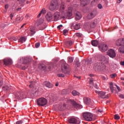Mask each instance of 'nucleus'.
<instances>
[{"mask_svg":"<svg viewBox=\"0 0 124 124\" xmlns=\"http://www.w3.org/2000/svg\"><path fill=\"white\" fill-rule=\"evenodd\" d=\"M61 69L62 73H64V74H69V71H68V64L65 62H63L62 64Z\"/></svg>","mask_w":124,"mask_h":124,"instance_id":"1a4fd4ad","label":"nucleus"},{"mask_svg":"<svg viewBox=\"0 0 124 124\" xmlns=\"http://www.w3.org/2000/svg\"><path fill=\"white\" fill-rule=\"evenodd\" d=\"M99 96H100V97H101V98H103V99L108 98L109 96H110V94H106V93H105V92L101 91L99 93Z\"/></svg>","mask_w":124,"mask_h":124,"instance_id":"2eb2a0df","label":"nucleus"},{"mask_svg":"<svg viewBox=\"0 0 124 124\" xmlns=\"http://www.w3.org/2000/svg\"><path fill=\"white\" fill-rule=\"evenodd\" d=\"M21 61H23V63L21 65V68L25 70L28 68L29 65L31 63L32 59L30 57L23 58L21 59Z\"/></svg>","mask_w":124,"mask_h":124,"instance_id":"f257e3e1","label":"nucleus"},{"mask_svg":"<svg viewBox=\"0 0 124 124\" xmlns=\"http://www.w3.org/2000/svg\"><path fill=\"white\" fill-rule=\"evenodd\" d=\"M98 48L101 52H105L107 51V49H108V47H107V45L106 44H102L99 45Z\"/></svg>","mask_w":124,"mask_h":124,"instance_id":"f8f14e48","label":"nucleus"},{"mask_svg":"<svg viewBox=\"0 0 124 124\" xmlns=\"http://www.w3.org/2000/svg\"><path fill=\"white\" fill-rule=\"evenodd\" d=\"M116 87L118 92H120V91H121V88H120V87L118 86L117 85H116Z\"/></svg>","mask_w":124,"mask_h":124,"instance_id":"052dcab7","label":"nucleus"},{"mask_svg":"<svg viewBox=\"0 0 124 124\" xmlns=\"http://www.w3.org/2000/svg\"><path fill=\"white\" fill-rule=\"evenodd\" d=\"M8 7H9V5L8 4H6L5 5V8L6 10H7V9H8Z\"/></svg>","mask_w":124,"mask_h":124,"instance_id":"13d9d810","label":"nucleus"},{"mask_svg":"<svg viewBox=\"0 0 124 124\" xmlns=\"http://www.w3.org/2000/svg\"><path fill=\"white\" fill-rule=\"evenodd\" d=\"M54 107L56 110H59V111H64V110L66 109V104L60 103L58 105L54 106Z\"/></svg>","mask_w":124,"mask_h":124,"instance_id":"39448f33","label":"nucleus"},{"mask_svg":"<svg viewBox=\"0 0 124 124\" xmlns=\"http://www.w3.org/2000/svg\"><path fill=\"white\" fill-rule=\"evenodd\" d=\"M16 97L17 98V99H22L24 98V93L23 92H17L16 94Z\"/></svg>","mask_w":124,"mask_h":124,"instance_id":"dca6fc26","label":"nucleus"},{"mask_svg":"<svg viewBox=\"0 0 124 124\" xmlns=\"http://www.w3.org/2000/svg\"><path fill=\"white\" fill-rule=\"evenodd\" d=\"M22 18L20 17H18L16 19V23H19V22H21V21H22Z\"/></svg>","mask_w":124,"mask_h":124,"instance_id":"ea45409f","label":"nucleus"},{"mask_svg":"<svg viewBox=\"0 0 124 124\" xmlns=\"http://www.w3.org/2000/svg\"><path fill=\"white\" fill-rule=\"evenodd\" d=\"M47 102L48 101H47V99L44 97L39 98L37 100V104L38 106H41L42 107L46 105Z\"/></svg>","mask_w":124,"mask_h":124,"instance_id":"20e7f679","label":"nucleus"},{"mask_svg":"<svg viewBox=\"0 0 124 124\" xmlns=\"http://www.w3.org/2000/svg\"><path fill=\"white\" fill-rule=\"evenodd\" d=\"M3 62L5 65H10L12 64V60L9 58H6L3 60Z\"/></svg>","mask_w":124,"mask_h":124,"instance_id":"6ab92c4d","label":"nucleus"},{"mask_svg":"<svg viewBox=\"0 0 124 124\" xmlns=\"http://www.w3.org/2000/svg\"><path fill=\"white\" fill-rule=\"evenodd\" d=\"M46 19L47 21L48 22L49 21H51V20L53 19V15H52V13L50 12L47 13L46 16Z\"/></svg>","mask_w":124,"mask_h":124,"instance_id":"aec40b11","label":"nucleus"},{"mask_svg":"<svg viewBox=\"0 0 124 124\" xmlns=\"http://www.w3.org/2000/svg\"><path fill=\"white\" fill-rule=\"evenodd\" d=\"M98 2V0H94L92 1L91 4H96Z\"/></svg>","mask_w":124,"mask_h":124,"instance_id":"79ce46f5","label":"nucleus"},{"mask_svg":"<svg viewBox=\"0 0 124 124\" xmlns=\"http://www.w3.org/2000/svg\"><path fill=\"white\" fill-rule=\"evenodd\" d=\"M120 64L121 65H124V61H122L121 62H120Z\"/></svg>","mask_w":124,"mask_h":124,"instance_id":"0e129e2a","label":"nucleus"},{"mask_svg":"<svg viewBox=\"0 0 124 124\" xmlns=\"http://www.w3.org/2000/svg\"><path fill=\"white\" fill-rule=\"evenodd\" d=\"M68 122L69 124H80V120H79L78 118H75L72 117L68 120Z\"/></svg>","mask_w":124,"mask_h":124,"instance_id":"9b49d317","label":"nucleus"},{"mask_svg":"<svg viewBox=\"0 0 124 124\" xmlns=\"http://www.w3.org/2000/svg\"><path fill=\"white\" fill-rule=\"evenodd\" d=\"M3 84V81H2V80L0 79V87H1V86H2Z\"/></svg>","mask_w":124,"mask_h":124,"instance_id":"6e6d98bb","label":"nucleus"},{"mask_svg":"<svg viewBox=\"0 0 124 124\" xmlns=\"http://www.w3.org/2000/svg\"><path fill=\"white\" fill-rule=\"evenodd\" d=\"M23 124V121L22 120H19L16 122V124Z\"/></svg>","mask_w":124,"mask_h":124,"instance_id":"3c124183","label":"nucleus"},{"mask_svg":"<svg viewBox=\"0 0 124 124\" xmlns=\"http://www.w3.org/2000/svg\"><path fill=\"white\" fill-rule=\"evenodd\" d=\"M41 13H42V14H43L44 15V14H46V10L43 9L41 11Z\"/></svg>","mask_w":124,"mask_h":124,"instance_id":"603ef678","label":"nucleus"},{"mask_svg":"<svg viewBox=\"0 0 124 124\" xmlns=\"http://www.w3.org/2000/svg\"><path fill=\"white\" fill-rule=\"evenodd\" d=\"M97 12L95 10L92 11L88 15L87 18V19H93V18L95 17Z\"/></svg>","mask_w":124,"mask_h":124,"instance_id":"4468645a","label":"nucleus"},{"mask_svg":"<svg viewBox=\"0 0 124 124\" xmlns=\"http://www.w3.org/2000/svg\"><path fill=\"white\" fill-rule=\"evenodd\" d=\"M64 2H62L61 3V6L60 7V9L61 10H64V9H65V7H64Z\"/></svg>","mask_w":124,"mask_h":124,"instance_id":"72a5a7b5","label":"nucleus"},{"mask_svg":"<svg viewBox=\"0 0 124 124\" xmlns=\"http://www.w3.org/2000/svg\"><path fill=\"white\" fill-rule=\"evenodd\" d=\"M97 7L99 9H102V8H103V6H102L101 4L99 3L97 5Z\"/></svg>","mask_w":124,"mask_h":124,"instance_id":"c03bdc74","label":"nucleus"},{"mask_svg":"<svg viewBox=\"0 0 124 124\" xmlns=\"http://www.w3.org/2000/svg\"><path fill=\"white\" fill-rule=\"evenodd\" d=\"M83 117L85 121H87L88 122L93 121V114L91 113L90 112H84L83 113Z\"/></svg>","mask_w":124,"mask_h":124,"instance_id":"0eeeda50","label":"nucleus"},{"mask_svg":"<svg viewBox=\"0 0 124 124\" xmlns=\"http://www.w3.org/2000/svg\"><path fill=\"white\" fill-rule=\"evenodd\" d=\"M113 65H115V66H117V64L114 63L113 62L111 63L110 66H113Z\"/></svg>","mask_w":124,"mask_h":124,"instance_id":"680f3d73","label":"nucleus"},{"mask_svg":"<svg viewBox=\"0 0 124 124\" xmlns=\"http://www.w3.org/2000/svg\"><path fill=\"white\" fill-rule=\"evenodd\" d=\"M39 46H40V43H37L35 45V47L36 48H38L39 47Z\"/></svg>","mask_w":124,"mask_h":124,"instance_id":"8fccbe9b","label":"nucleus"},{"mask_svg":"<svg viewBox=\"0 0 124 124\" xmlns=\"http://www.w3.org/2000/svg\"><path fill=\"white\" fill-rule=\"evenodd\" d=\"M67 32H68V30H64L63 31V34H64V35H66V33H67Z\"/></svg>","mask_w":124,"mask_h":124,"instance_id":"49530a36","label":"nucleus"},{"mask_svg":"<svg viewBox=\"0 0 124 124\" xmlns=\"http://www.w3.org/2000/svg\"><path fill=\"white\" fill-rule=\"evenodd\" d=\"M116 46H124V39H119L117 40L115 42Z\"/></svg>","mask_w":124,"mask_h":124,"instance_id":"f3484780","label":"nucleus"},{"mask_svg":"<svg viewBox=\"0 0 124 124\" xmlns=\"http://www.w3.org/2000/svg\"><path fill=\"white\" fill-rule=\"evenodd\" d=\"M75 35L77 36L78 37H82V34L81 33L78 32L75 34Z\"/></svg>","mask_w":124,"mask_h":124,"instance_id":"a18cd8bd","label":"nucleus"},{"mask_svg":"<svg viewBox=\"0 0 124 124\" xmlns=\"http://www.w3.org/2000/svg\"><path fill=\"white\" fill-rule=\"evenodd\" d=\"M27 40V38H26V37H21L18 40V42H21V43H24Z\"/></svg>","mask_w":124,"mask_h":124,"instance_id":"c85d7f7f","label":"nucleus"},{"mask_svg":"<svg viewBox=\"0 0 124 124\" xmlns=\"http://www.w3.org/2000/svg\"><path fill=\"white\" fill-rule=\"evenodd\" d=\"M59 1L57 0H52L49 6V9L51 11H54L56 8H59Z\"/></svg>","mask_w":124,"mask_h":124,"instance_id":"7ed1b4c3","label":"nucleus"},{"mask_svg":"<svg viewBox=\"0 0 124 124\" xmlns=\"http://www.w3.org/2000/svg\"><path fill=\"white\" fill-rule=\"evenodd\" d=\"M54 64L52 63L48 64L47 66L45 65L44 64L39 65L38 68L41 69L42 70H45V69H48V70H51L53 68Z\"/></svg>","mask_w":124,"mask_h":124,"instance_id":"423d86ee","label":"nucleus"},{"mask_svg":"<svg viewBox=\"0 0 124 124\" xmlns=\"http://www.w3.org/2000/svg\"><path fill=\"white\" fill-rule=\"evenodd\" d=\"M109 88L110 89L111 93H114V91H115V88L113 87V82L109 83Z\"/></svg>","mask_w":124,"mask_h":124,"instance_id":"c756f323","label":"nucleus"},{"mask_svg":"<svg viewBox=\"0 0 124 124\" xmlns=\"http://www.w3.org/2000/svg\"><path fill=\"white\" fill-rule=\"evenodd\" d=\"M61 16V14H60V12H56L54 14V21H58V20H60V17Z\"/></svg>","mask_w":124,"mask_h":124,"instance_id":"412c9836","label":"nucleus"},{"mask_svg":"<svg viewBox=\"0 0 124 124\" xmlns=\"http://www.w3.org/2000/svg\"><path fill=\"white\" fill-rule=\"evenodd\" d=\"M98 60L100 62H103V63H107L108 62V59L106 58L104 55L102 54H99L98 55Z\"/></svg>","mask_w":124,"mask_h":124,"instance_id":"9d476101","label":"nucleus"},{"mask_svg":"<svg viewBox=\"0 0 124 124\" xmlns=\"http://www.w3.org/2000/svg\"><path fill=\"white\" fill-rule=\"evenodd\" d=\"M119 97H120V98H124V95L122 94H120L119 95Z\"/></svg>","mask_w":124,"mask_h":124,"instance_id":"5fc2aeb1","label":"nucleus"},{"mask_svg":"<svg viewBox=\"0 0 124 124\" xmlns=\"http://www.w3.org/2000/svg\"><path fill=\"white\" fill-rule=\"evenodd\" d=\"M67 93V90L66 89H64L62 91V94H63V95H66Z\"/></svg>","mask_w":124,"mask_h":124,"instance_id":"c9c22d12","label":"nucleus"},{"mask_svg":"<svg viewBox=\"0 0 124 124\" xmlns=\"http://www.w3.org/2000/svg\"><path fill=\"white\" fill-rule=\"evenodd\" d=\"M61 28H62V25H60L57 27V29H58V30H61Z\"/></svg>","mask_w":124,"mask_h":124,"instance_id":"bf43d9fd","label":"nucleus"},{"mask_svg":"<svg viewBox=\"0 0 124 124\" xmlns=\"http://www.w3.org/2000/svg\"><path fill=\"white\" fill-rule=\"evenodd\" d=\"M99 42L95 40H93L92 41V45H93V46H96L97 45H98Z\"/></svg>","mask_w":124,"mask_h":124,"instance_id":"bb28decb","label":"nucleus"},{"mask_svg":"<svg viewBox=\"0 0 124 124\" xmlns=\"http://www.w3.org/2000/svg\"><path fill=\"white\" fill-rule=\"evenodd\" d=\"M120 118L121 117H120L119 114H115L114 115V119H115V120H120Z\"/></svg>","mask_w":124,"mask_h":124,"instance_id":"a19ab883","label":"nucleus"},{"mask_svg":"<svg viewBox=\"0 0 124 124\" xmlns=\"http://www.w3.org/2000/svg\"><path fill=\"white\" fill-rule=\"evenodd\" d=\"M14 16V15L12 13H11L10 15V17L11 18V20H12V18H13Z\"/></svg>","mask_w":124,"mask_h":124,"instance_id":"4d7b16f0","label":"nucleus"},{"mask_svg":"<svg viewBox=\"0 0 124 124\" xmlns=\"http://www.w3.org/2000/svg\"><path fill=\"white\" fill-rule=\"evenodd\" d=\"M43 22H44L43 19L40 18L38 20V25H42V24H43Z\"/></svg>","mask_w":124,"mask_h":124,"instance_id":"4c0bfd02","label":"nucleus"},{"mask_svg":"<svg viewBox=\"0 0 124 124\" xmlns=\"http://www.w3.org/2000/svg\"><path fill=\"white\" fill-rule=\"evenodd\" d=\"M80 26L81 25L80 24V23H77L76 22H75L73 23L72 27L74 28L75 30H76L77 31L80 29Z\"/></svg>","mask_w":124,"mask_h":124,"instance_id":"4be33fe9","label":"nucleus"},{"mask_svg":"<svg viewBox=\"0 0 124 124\" xmlns=\"http://www.w3.org/2000/svg\"><path fill=\"white\" fill-rule=\"evenodd\" d=\"M98 112L99 113H102L103 112V110L102 109H98Z\"/></svg>","mask_w":124,"mask_h":124,"instance_id":"e2e57ef3","label":"nucleus"},{"mask_svg":"<svg viewBox=\"0 0 124 124\" xmlns=\"http://www.w3.org/2000/svg\"><path fill=\"white\" fill-rule=\"evenodd\" d=\"M117 77V74H112L111 75H110V77L111 78H112V79L116 78Z\"/></svg>","mask_w":124,"mask_h":124,"instance_id":"37998d69","label":"nucleus"},{"mask_svg":"<svg viewBox=\"0 0 124 124\" xmlns=\"http://www.w3.org/2000/svg\"><path fill=\"white\" fill-rule=\"evenodd\" d=\"M119 51L122 54H124V46H123L119 48Z\"/></svg>","mask_w":124,"mask_h":124,"instance_id":"f704fd0d","label":"nucleus"},{"mask_svg":"<svg viewBox=\"0 0 124 124\" xmlns=\"http://www.w3.org/2000/svg\"><path fill=\"white\" fill-rule=\"evenodd\" d=\"M71 45H72V41H67L65 43V46L67 48H69Z\"/></svg>","mask_w":124,"mask_h":124,"instance_id":"cd10ccee","label":"nucleus"},{"mask_svg":"<svg viewBox=\"0 0 124 124\" xmlns=\"http://www.w3.org/2000/svg\"><path fill=\"white\" fill-rule=\"evenodd\" d=\"M41 14H42V13H41V12H40V13L39 14V15L37 16L38 18H39V17H40L41 16Z\"/></svg>","mask_w":124,"mask_h":124,"instance_id":"69168bd1","label":"nucleus"},{"mask_svg":"<svg viewBox=\"0 0 124 124\" xmlns=\"http://www.w3.org/2000/svg\"><path fill=\"white\" fill-rule=\"evenodd\" d=\"M123 0H117V3H121Z\"/></svg>","mask_w":124,"mask_h":124,"instance_id":"338daca9","label":"nucleus"},{"mask_svg":"<svg viewBox=\"0 0 124 124\" xmlns=\"http://www.w3.org/2000/svg\"><path fill=\"white\" fill-rule=\"evenodd\" d=\"M90 87H93V78L90 79Z\"/></svg>","mask_w":124,"mask_h":124,"instance_id":"e433bc0d","label":"nucleus"},{"mask_svg":"<svg viewBox=\"0 0 124 124\" xmlns=\"http://www.w3.org/2000/svg\"><path fill=\"white\" fill-rule=\"evenodd\" d=\"M86 63H87V65H90V64H91L92 62H91V61H86Z\"/></svg>","mask_w":124,"mask_h":124,"instance_id":"864d4df0","label":"nucleus"},{"mask_svg":"<svg viewBox=\"0 0 124 124\" xmlns=\"http://www.w3.org/2000/svg\"><path fill=\"white\" fill-rule=\"evenodd\" d=\"M72 94L74 95L75 96H76V95H80V93H79L78 92L74 90L72 93Z\"/></svg>","mask_w":124,"mask_h":124,"instance_id":"473e14b6","label":"nucleus"},{"mask_svg":"<svg viewBox=\"0 0 124 124\" xmlns=\"http://www.w3.org/2000/svg\"><path fill=\"white\" fill-rule=\"evenodd\" d=\"M95 26H96V23L95 22H92L90 25V28L91 29H94Z\"/></svg>","mask_w":124,"mask_h":124,"instance_id":"2f4dec72","label":"nucleus"},{"mask_svg":"<svg viewBox=\"0 0 124 124\" xmlns=\"http://www.w3.org/2000/svg\"><path fill=\"white\" fill-rule=\"evenodd\" d=\"M44 85L46 87V88H49V89L51 88H53V84L51 83L49 81H45L44 82Z\"/></svg>","mask_w":124,"mask_h":124,"instance_id":"393cba45","label":"nucleus"},{"mask_svg":"<svg viewBox=\"0 0 124 124\" xmlns=\"http://www.w3.org/2000/svg\"><path fill=\"white\" fill-rule=\"evenodd\" d=\"M107 55L110 58H115L116 57V52L114 50L110 49L108 51Z\"/></svg>","mask_w":124,"mask_h":124,"instance_id":"ddd939ff","label":"nucleus"},{"mask_svg":"<svg viewBox=\"0 0 124 124\" xmlns=\"http://www.w3.org/2000/svg\"><path fill=\"white\" fill-rule=\"evenodd\" d=\"M106 66L104 63L102 62H96L94 63L93 65V69L94 70H103V69H105Z\"/></svg>","mask_w":124,"mask_h":124,"instance_id":"f03ea898","label":"nucleus"},{"mask_svg":"<svg viewBox=\"0 0 124 124\" xmlns=\"http://www.w3.org/2000/svg\"><path fill=\"white\" fill-rule=\"evenodd\" d=\"M82 18V15H81V13L78 12L76 14V20H80Z\"/></svg>","mask_w":124,"mask_h":124,"instance_id":"a878e982","label":"nucleus"},{"mask_svg":"<svg viewBox=\"0 0 124 124\" xmlns=\"http://www.w3.org/2000/svg\"><path fill=\"white\" fill-rule=\"evenodd\" d=\"M72 12V9L71 8V7H69L68 13H69L70 15H71Z\"/></svg>","mask_w":124,"mask_h":124,"instance_id":"09e8293b","label":"nucleus"},{"mask_svg":"<svg viewBox=\"0 0 124 124\" xmlns=\"http://www.w3.org/2000/svg\"><path fill=\"white\" fill-rule=\"evenodd\" d=\"M80 5L82 7L86 6L88 3H89V0H80Z\"/></svg>","mask_w":124,"mask_h":124,"instance_id":"b1692460","label":"nucleus"},{"mask_svg":"<svg viewBox=\"0 0 124 124\" xmlns=\"http://www.w3.org/2000/svg\"><path fill=\"white\" fill-rule=\"evenodd\" d=\"M84 103L87 105H90L92 102L91 101V99L88 97H85L83 99Z\"/></svg>","mask_w":124,"mask_h":124,"instance_id":"5701e85b","label":"nucleus"},{"mask_svg":"<svg viewBox=\"0 0 124 124\" xmlns=\"http://www.w3.org/2000/svg\"><path fill=\"white\" fill-rule=\"evenodd\" d=\"M17 1H20V2H24L25 0H17Z\"/></svg>","mask_w":124,"mask_h":124,"instance_id":"774afa93","label":"nucleus"},{"mask_svg":"<svg viewBox=\"0 0 124 124\" xmlns=\"http://www.w3.org/2000/svg\"><path fill=\"white\" fill-rule=\"evenodd\" d=\"M68 60V62L69 63H71V62H73V61H74V59L73 57H69L67 59Z\"/></svg>","mask_w":124,"mask_h":124,"instance_id":"7c9ffc66","label":"nucleus"},{"mask_svg":"<svg viewBox=\"0 0 124 124\" xmlns=\"http://www.w3.org/2000/svg\"><path fill=\"white\" fill-rule=\"evenodd\" d=\"M35 32H36L35 27H31L28 31V34L29 35H30V36H32Z\"/></svg>","mask_w":124,"mask_h":124,"instance_id":"a211bd4d","label":"nucleus"},{"mask_svg":"<svg viewBox=\"0 0 124 124\" xmlns=\"http://www.w3.org/2000/svg\"><path fill=\"white\" fill-rule=\"evenodd\" d=\"M57 99H58V97L56 95L52 96V97L51 98V100L54 102H55V101H57Z\"/></svg>","mask_w":124,"mask_h":124,"instance_id":"58836bf2","label":"nucleus"},{"mask_svg":"<svg viewBox=\"0 0 124 124\" xmlns=\"http://www.w3.org/2000/svg\"><path fill=\"white\" fill-rule=\"evenodd\" d=\"M58 77H62V78H64V75L62 74H58L57 75Z\"/></svg>","mask_w":124,"mask_h":124,"instance_id":"de8ad7c7","label":"nucleus"},{"mask_svg":"<svg viewBox=\"0 0 124 124\" xmlns=\"http://www.w3.org/2000/svg\"><path fill=\"white\" fill-rule=\"evenodd\" d=\"M69 103L71 104V108L73 107L77 109L82 108V106L77 103V102H75L74 100H70Z\"/></svg>","mask_w":124,"mask_h":124,"instance_id":"6e6552de","label":"nucleus"}]
</instances>
